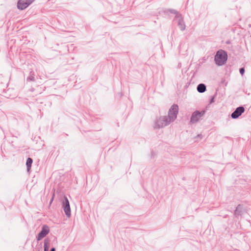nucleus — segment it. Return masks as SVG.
<instances>
[{
    "label": "nucleus",
    "instance_id": "nucleus-1",
    "mask_svg": "<svg viewBox=\"0 0 251 251\" xmlns=\"http://www.w3.org/2000/svg\"><path fill=\"white\" fill-rule=\"evenodd\" d=\"M227 54L226 51L223 50H218L214 57L216 65L218 66L225 65L227 61Z\"/></svg>",
    "mask_w": 251,
    "mask_h": 251
},
{
    "label": "nucleus",
    "instance_id": "nucleus-2",
    "mask_svg": "<svg viewBox=\"0 0 251 251\" xmlns=\"http://www.w3.org/2000/svg\"><path fill=\"white\" fill-rule=\"evenodd\" d=\"M178 112V106L177 104H173L168 111V115L167 116L168 120H170V122H174L177 117Z\"/></svg>",
    "mask_w": 251,
    "mask_h": 251
},
{
    "label": "nucleus",
    "instance_id": "nucleus-3",
    "mask_svg": "<svg viewBox=\"0 0 251 251\" xmlns=\"http://www.w3.org/2000/svg\"><path fill=\"white\" fill-rule=\"evenodd\" d=\"M171 123L170 120H168L166 116H162L157 119L155 122L154 128H163Z\"/></svg>",
    "mask_w": 251,
    "mask_h": 251
},
{
    "label": "nucleus",
    "instance_id": "nucleus-4",
    "mask_svg": "<svg viewBox=\"0 0 251 251\" xmlns=\"http://www.w3.org/2000/svg\"><path fill=\"white\" fill-rule=\"evenodd\" d=\"M205 111L202 110L200 111L199 110H196L192 113L191 117L190 118V123L192 124H195L199 121L202 117L204 115Z\"/></svg>",
    "mask_w": 251,
    "mask_h": 251
},
{
    "label": "nucleus",
    "instance_id": "nucleus-5",
    "mask_svg": "<svg viewBox=\"0 0 251 251\" xmlns=\"http://www.w3.org/2000/svg\"><path fill=\"white\" fill-rule=\"evenodd\" d=\"M62 208L67 217H70L71 215V208L68 199L66 197H64L62 202Z\"/></svg>",
    "mask_w": 251,
    "mask_h": 251
},
{
    "label": "nucleus",
    "instance_id": "nucleus-6",
    "mask_svg": "<svg viewBox=\"0 0 251 251\" xmlns=\"http://www.w3.org/2000/svg\"><path fill=\"white\" fill-rule=\"evenodd\" d=\"M49 227L47 225H43L42 227L41 231H40L37 237L38 241H39L45 237L49 232Z\"/></svg>",
    "mask_w": 251,
    "mask_h": 251
},
{
    "label": "nucleus",
    "instance_id": "nucleus-7",
    "mask_svg": "<svg viewBox=\"0 0 251 251\" xmlns=\"http://www.w3.org/2000/svg\"><path fill=\"white\" fill-rule=\"evenodd\" d=\"M245 110L243 106H239L232 113L231 117L233 119H236L245 112Z\"/></svg>",
    "mask_w": 251,
    "mask_h": 251
},
{
    "label": "nucleus",
    "instance_id": "nucleus-8",
    "mask_svg": "<svg viewBox=\"0 0 251 251\" xmlns=\"http://www.w3.org/2000/svg\"><path fill=\"white\" fill-rule=\"evenodd\" d=\"M176 20L177 22V25L181 31H184L185 29V25L184 22L181 15H176Z\"/></svg>",
    "mask_w": 251,
    "mask_h": 251
},
{
    "label": "nucleus",
    "instance_id": "nucleus-9",
    "mask_svg": "<svg viewBox=\"0 0 251 251\" xmlns=\"http://www.w3.org/2000/svg\"><path fill=\"white\" fill-rule=\"evenodd\" d=\"M29 3L25 1L19 0L17 3V7L20 10H24L29 5Z\"/></svg>",
    "mask_w": 251,
    "mask_h": 251
},
{
    "label": "nucleus",
    "instance_id": "nucleus-10",
    "mask_svg": "<svg viewBox=\"0 0 251 251\" xmlns=\"http://www.w3.org/2000/svg\"><path fill=\"white\" fill-rule=\"evenodd\" d=\"M197 89L199 93H202L206 91V87L204 84L200 83L197 86Z\"/></svg>",
    "mask_w": 251,
    "mask_h": 251
},
{
    "label": "nucleus",
    "instance_id": "nucleus-11",
    "mask_svg": "<svg viewBox=\"0 0 251 251\" xmlns=\"http://www.w3.org/2000/svg\"><path fill=\"white\" fill-rule=\"evenodd\" d=\"M234 214L236 217H238L239 216L241 215L242 214L241 205L239 204L237 206L235 210L234 211Z\"/></svg>",
    "mask_w": 251,
    "mask_h": 251
},
{
    "label": "nucleus",
    "instance_id": "nucleus-12",
    "mask_svg": "<svg viewBox=\"0 0 251 251\" xmlns=\"http://www.w3.org/2000/svg\"><path fill=\"white\" fill-rule=\"evenodd\" d=\"M33 162V160L31 158H27L26 161V165L27 168V171L29 172L31 169V167Z\"/></svg>",
    "mask_w": 251,
    "mask_h": 251
},
{
    "label": "nucleus",
    "instance_id": "nucleus-13",
    "mask_svg": "<svg viewBox=\"0 0 251 251\" xmlns=\"http://www.w3.org/2000/svg\"><path fill=\"white\" fill-rule=\"evenodd\" d=\"M27 81H34L35 79V73L33 71L30 72L29 75L26 78Z\"/></svg>",
    "mask_w": 251,
    "mask_h": 251
},
{
    "label": "nucleus",
    "instance_id": "nucleus-14",
    "mask_svg": "<svg viewBox=\"0 0 251 251\" xmlns=\"http://www.w3.org/2000/svg\"><path fill=\"white\" fill-rule=\"evenodd\" d=\"M49 242L48 241L45 240L44 241V251H48L49 249Z\"/></svg>",
    "mask_w": 251,
    "mask_h": 251
},
{
    "label": "nucleus",
    "instance_id": "nucleus-15",
    "mask_svg": "<svg viewBox=\"0 0 251 251\" xmlns=\"http://www.w3.org/2000/svg\"><path fill=\"white\" fill-rule=\"evenodd\" d=\"M170 13L174 14H176V15H179L180 14H178V12L175 9H170L169 10Z\"/></svg>",
    "mask_w": 251,
    "mask_h": 251
},
{
    "label": "nucleus",
    "instance_id": "nucleus-16",
    "mask_svg": "<svg viewBox=\"0 0 251 251\" xmlns=\"http://www.w3.org/2000/svg\"><path fill=\"white\" fill-rule=\"evenodd\" d=\"M239 72L240 74L243 75L245 73V69L244 68H241L239 69Z\"/></svg>",
    "mask_w": 251,
    "mask_h": 251
},
{
    "label": "nucleus",
    "instance_id": "nucleus-17",
    "mask_svg": "<svg viewBox=\"0 0 251 251\" xmlns=\"http://www.w3.org/2000/svg\"><path fill=\"white\" fill-rule=\"evenodd\" d=\"M35 0H22V1H25L27 3H29V4H31Z\"/></svg>",
    "mask_w": 251,
    "mask_h": 251
},
{
    "label": "nucleus",
    "instance_id": "nucleus-18",
    "mask_svg": "<svg viewBox=\"0 0 251 251\" xmlns=\"http://www.w3.org/2000/svg\"><path fill=\"white\" fill-rule=\"evenodd\" d=\"M214 97H212V98H211V99L210 100V103H212V102H214Z\"/></svg>",
    "mask_w": 251,
    "mask_h": 251
},
{
    "label": "nucleus",
    "instance_id": "nucleus-19",
    "mask_svg": "<svg viewBox=\"0 0 251 251\" xmlns=\"http://www.w3.org/2000/svg\"><path fill=\"white\" fill-rule=\"evenodd\" d=\"M50 251H55V248L54 247H52L50 249Z\"/></svg>",
    "mask_w": 251,
    "mask_h": 251
},
{
    "label": "nucleus",
    "instance_id": "nucleus-20",
    "mask_svg": "<svg viewBox=\"0 0 251 251\" xmlns=\"http://www.w3.org/2000/svg\"><path fill=\"white\" fill-rule=\"evenodd\" d=\"M198 137H199V138H202V135L201 134H199L198 135Z\"/></svg>",
    "mask_w": 251,
    "mask_h": 251
},
{
    "label": "nucleus",
    "instance_id": "nucleus-21",
    "mask_svg": "<svg viewBox=\"0 0 251 251\" xmlns=\"http://www.w3.org/2000/svg\"><path fill=\"white\" fill-rule=\"evenodd\" d=\"M53 197H52L51 200H50V203H51L52 202V201H53Z\"/></svg>",
    "mask_w": 251,
    "mask_h": 251
},
{
    "label": "nucleus",
    "instance_id": "nucleus-22",
    "mask_svg": "<svg viewBox=\"0 0 251 251\" xmlns=\"http://www.w3.org/2000/svg\"><path fill=\"white\" fill-rule=\"evenodd\" d=\"M230 43V42L229 41H227L226 42V43L227 44H229Z\"/></svg>",
    "mask_w": 251,
    "mask_h": 251
},
{
    "label": "nucleus",
    "instance_id": "nucleus-23",
    "mask_svg": "<svg viewBox=\"0 0 251 251\" xmlns=\"http://www.w3.org/2000/svg\"><path fill=\"white\" fill-rule=\"evenodd\" d=\"M38 251H40L39 250Z\"/></svg>",
    "mask_w": 251,
    "mask_h": 251
}]
</instances>
